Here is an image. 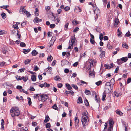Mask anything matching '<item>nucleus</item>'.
I'll return each mask as SVG.
<instances>
[{"instance_id":"1","label":"nucleus","mask_w":131,"mask_h":131,"mask_svg":"<svg viewBox=\"0 0 131 131\" xmlns=\"http://www.w3.org/2000/svg\"><path fill=\"white\" fill-rule=\"evenodd\" d=\"M82 115L81 122L84 128H86V125L88 124L87 123L89 121L88 113L86 111L84 112Z\"/></svg>"},{"instance_id":"2","label":"nucleus","mask_w":131,"mask_h":131,"mask_svg":"<svg viewBox=\"0 0 131 131\" xmlns=\"http://www.w3.org/2000/svg\"><path fill=\"white\" fill-rule=\"evenodd\" d=\"M12 116L13 117V119L14 120L15 118H14L15 116H17L20 114V112L18 107H13L10 110Z\"/></svg>"},{"instance_id":"3","label":"nucleus","mask_w":131,"mask_h":131,"mask_svg":"<svg viewBox=\"0 0 131 131\" xmlns=\"http://www.w3.org/2000/svg\"><path fill=\"white\" fill-rule=\"evenodd\" d=\"M48 98V96L47 94H42V95L39 96L38 99L42 102H44Z\"/></svg>"},{"instance_id":"4","label":"nucleus","mask_w":131,"mask_h":131,"mask_svg":"<svg viewBox=\"0 0 131 131\" xmlns=\"http://www.w3.org/2000/svg\"><path fill=\"white\" fill-rule=\"evenodd\" d=\"M75 41L77 42V41L75 35H74V36L71 37V39L69 41V43H70L71 42V43L73 44V45L75 46L77 43Z\"/></svg>"},{"instance_id":"5","label":"nucleus","mask_w":131,"mask_h":131,"mask_svg":"<svg viewBox=\"0 0 131 131\" xmlns=\"http://www.w3.org/2000/svg\"><path fill=\"white\" fill-rule=\"evenodd\" d=\"M105 86H108L110 87V89H108V90L110 91H111L112 90L113 88V86H111V84H110V82H106L105 85Z\"/></svg>"},{"instance_id":"6","label":"nucleus","mask_w":131,"mask_h":131,"mask_svg":"<svg viewBox=\"0 0 131 131\" xmlns=\"http://www.w3.org/2000/svg\"><path fill=\"white\" fill-rule=\"evenodd\" d=\"M79 123V120L78 117H76L75 118V126L76 127H78V125Z\"/></svg>"},{"instance_id":"7","label":"nucleus","mask_w":131,"mask_h":131,"mask_svg":"<svg viewBox=\"0 0 131 131\" xmlns=\"http://www.w3.org/2000/svg\"><path fill=\"white\" fill-rule=\"evenodd\" d=\"M54 37L55 38V37H52L49 43V44L50 45V47H51L53 45L54 43L55 40H54L53 39H53L54 38Z\"/></svg>"},{"instance_id":"8","label":"nucleus","mask_w":131,"mask_h":131,"mask_svg":"<svg viewBox=\"0 0 131 131\" xmlns=\"http://www.w3.org/2000/svg\"><path fill=\"white\" fill-rule=\"evenodd\" d=\"M65 94H70L71 95H73L74 94V92L72 90L68 91H66L65 92Z\"/></svg>"},{"instance_id":"9","label":"nucleus","mask_w":131,"mask_h":131,"mask_svg":"<svg viewBox=\"0 0 131 131\" xmlns=\"http://www.w3.org/2000/svg\"><path fill=\"white\" fill-rule=\"evenodd\" d=\"M114 94L115 96L118 97L121 95L122 94L121 93H118L117 92L115 91L114 92Z\"/></svg>"},{"instance_id":"10","label":"nucleus","mask_w":131,"mask_h":131,"mask_svg":"<svg viewBox=\"0 0 131 131\" xmlns=\"http://www.w3.org/2000/svg\"><path fill=\"white\" fill-rule=\"evenodd\" d=\"M77 103L80 104L81 103H83V101L81 97H79L78 99L77 100Z\"/></svg>"},{"instance_id":"11","label":"nucleus","mask_w":131,"mask_h":131,"mask_svg":"<svg viewBox=\"0 0 131 131\" xmlns=\"http://www.w3.org/2000/svg\"><path fill=\"white\" fill-rule=\"evenodd\" d=\"M66 86L67 89L69 90H70L72 89V86H71L68 83L66 84Z\"/></svg>"},{"instance_id":"12","label":"nucleus","mask_w":131,"mask_h":131,"mask_svg":"<svg viewBox=\"0 0 131 131\" xmlns=\"http://www.w3.org/2000/svg\"><path fill=\"white\" fill-rule=\"evenodd\" d=\"M38 52L35 50H33L31 53V54L32 56H35L37 55L38 54Z\"/></svg>"},{"instance_id":"13","label":"nucleus","mask_w":131,"mask_h":131,"mask_svg":"<svg viewBox=\"0 0 131 131\" xmlns=\"http://www.w3.org/2000/svg\"><path fill=\"white\" fill-rule=\"evenodd\" d=\"M121 59L122 60V62H126L128 60V59L127 57H126L122 58Z\"/></svg>"},{"instance_id":"14","label":"nucleus","mask_w":131,"mask_h":131,"mask_svg":"<svg viewBox=\"0 0 131 131\" xmlns=\"http://www.w3.org/2000/svg\"><path fill=\"white\" fill-rule=\"evenodd\" d=\"M54 79L56 81H60L61 80V78L58 75H57L56 77H54Z\"/></svg>"},{"instance_id":"15","label":"nucleus","mask_w":131,"mask_h":131,"mask_svg":"<svg viewBox=\"0 0 131 131\" xmlns=\"http://www.w3.org/2000/svg\"><path fill=\"white\" fill-rule=\"evenodd\" d=\"M24 13L26 15L27 17H30L31 16L30 13L29 12L25 10L24 11Z\"/></svg>"},{"instance_id":"16","label":"nucleus","mask_w":131,"mask_h":131,"mask_svg":"<svg viewBox=\"0 0 131 131\" xmlns=\"http://www.w3.org/2000/svg\"><path fill=\"white\" fill-rule=\"evenodd\" d=\"M22 80L23 79V81L25 82H26L28 79V77L27 76H25V77L22 76L21 77Z\"/></svg>"},{"instance_id":"17","label":"nucleus","mask_w":131,"mask_h":131,"mask_svg":"<svg viewBox=\"0 0 131 131\" xmlns=\"http://www.w3.org/2000/svg\"><path fill=\"white\" fill-rule=\"evenodd\" d=\"M81 10L80 8L79 7H77V8H75L74 9V11L76 13L81 12Z\"/></svg>"},{"instance_id":"18","label":"nucleus","mask_w":131,"mask_h":131,"mask_svg":"<svg viewBox=\"0 0 131 131\" xmlns=\"http://www.w3.org/2000/svg\"><path fill=\"white\" fill-rule=\"evenodd\" d=\"M110 84H111L112 86H113V85L115 83V81L114 78H112L110 82Z\"/></svg>"},{"instance_id":"19","label":"nucleus","mask_w":131,"mask_h":131,"mask_svg":"<svg viewBox=\"0 0 131 131\" xmlns=\"http://www.w3.org/2000/svg\"><path fill=\"white\" fill-rule=\"evenodd\" d=\"M50 119V118L48 115H47L45 116V119L44 120L45 123H47L48 122Z\"/></svg>"},{"instance_id":"20","label":"nucleus","mask_w":131,"mask_h":131,"mask_svg":"<svg viewBox=\"0 0 131 131\" xmlns=\"http://www.w3.org/2000/svg\"><path fill=\"white\" fill-rule=\"evenodd\" d=\"M119 22V21L118 19L117 18H116V19H115V21L114 25L115 26H117Z\"/></svg>"},{"instance_id":"21","label":"nucleus","mask_w":131,"mask_h":131,"mask_svg":"<svg viewBox=\"0 0 131 131\" xmlns=\"http://www.w3.org/2000/svg\"><path fill=\"white\" fill-rule=\"evenodd\" d=\"M116 113L122 116L123 115V113L121 111H120L119 110H117L115 111Z\"/></svg>"},{"instance_id":"22","label":"nucleus","mask_w":131,"mask_h":131,"mask_svg":"<svg viewBox=\"0 0 131 131\" xmlns=\"http://www.w3.org/2000/svg\"><path fill=\"white\" fill-rule=\"evenodd\" d=\"M105 52L104 51H102L100 55V57L101 58H103L105 56Z\"/></svg>"},{"instance_id":"23","label":"nucleus","mask_w":131,"mask_h":131,"mask_svg":"<svg viewBox=\"0 0 131 131\" xmlns=\"http://www.w3.org/2000/svg\"><path fill=\"white\" fill-rule=\"evenodd\" d=\"M85 93L87 95H90L91 94L90 91L89 90L87 89L85 90Z\"/></svg>"},{"instance_id":"24","label":"nucleus","mask_w":131,"mask_h":131,"mask_svg":"<svg viewBox=\"0 0 131 131\" xmlns=\"http://www.w3.org/2000/svg\"><path fill=\"white\" fill-rule=\"evenodd\" d=\"M31 78L32 81H35L36 80V76L35 75H32L31 77Z\"/></svg>"},{"instance_id":"25","label":"nucleus","mask_w":131,"mask_h":131,"mask_svg":"<svg viewBox=\"0 0 131 131\" xmlns=\"http://www.w3.org/2000/svg\"><path fill=\"white\" fill-rule=\"evenodd\" d=\"M34 13L36 16H38L39 14V12L38 9L36 8L35 9Z\"/></svg>"},{"instance_id":"26","label":"nucleus","mask_w":131,"mask_h":131,"mask_svg":"<svg viewBox=\"0 0 131 131\" xmlns=\"http://www.w3.org/2000/svg\"><path fill=\"white\" fill-rule=\"evenodd\" d=\"M109 126L113 127V124H114L113 122L111 120H109Z\"/></svg>"},{"instance_id":"27","label":"nucleus","mask_w":131,"mask_h":131,"mask_svg":"<svg viewBox=\"0 0 131 131\" xmlns=\"http://www.w3.org/2000/svg\"><path fill=\"white\" fill-rule=\"evenodd\" d=\"M69 46L68 47V49H70L71 50H71L73 48V44L72 43H71V42H70V43H69Z\"/></svg>"},{"instance_id":"28","label":"nucleus","mask_w":131,"mask_h":131,"mask_svg":"<svg viewBox=\"0 0 131 131\" xmlns=\"http://www.w3.org/2000/svg\"><path fill=\"white\" fill-rule=\"evenodd\" d=\"M95 100L98 103H99L100 102V99L99 97H97V95H96L95 96Z\"/></svg>"},{"instance_id":"29","label":"nucleus","mask_w":131,"mask_h":131,"mask_svg":"<svg viewBox=\"0 0 131 131\" xmlns=\"http://www.w3.org/2000/svg\"><path fill=\"white\" fill-rule=\"evenodd\" d=\"M85 105L87 106H88L89 105V104L87 99L85 98L84 101Z\"/></svg>"},{"instance_id":"30","label":"nucleus","mask_w":131,"mask_h":131,"mask_svg":"<svg viewBox=\"0 0 131 131\" xmlns=\"http://www.w3.org/2000/svg\"><path fill=\"white\" fill-rule=\"evenodd\" d=\"M30 51V49H24L23 50V52L25 54H27Z\"/></svg>"},{"instance_id":"31","label":"nucleus","mask_w":131,"mask_h":131,"mask_svg":"<svg viewBox=\"0 0 131 131\" xmlns=\"http://www.w3.org/2000/svg\"><path fill=\"white\" fill-rule=\"evenodd\" d=\"M52 58L53 57L52 56H51L50 55L47 58V60L49 61H52Z\"/></svg>"},{"instance_id":"32","label":"nucleus","mask_w":131,"mask_h":131,"mask_svg":"<svg viewBox=\"0 0 131 131\" xmlns=\"http://www.w3.org/2000/svg\"><path fill=\"white\" fill-rule=\"evenodd\" d=\"M31 61L30 59H27L25 60L24 62V63L25 64H28Z\"/></svg>"},{"instance_id":"33","label":"nucleus","mask_w":131,"mask_h":131,"mask_svg":"<svg viewBox=\"0 0 131 131\" xmlns=\"http://www.w3.org/2000/svg\"><path fill=\"white\" fill-rule=\"evenodd\" d=\"M28 104L30 106L32 104V102L31 100V99L30 97H28Z\"/></svg>"},{"instance_id":"34","label":"nucleus","mask_w":131,"mask_h":131,"mask_svg":"<svg viewBox=\"0 0 131 131\" xmlns=\"http://www.w3.org/2000/svg\"><path fill=\"white\" fill-rule=\"evenodd\" d=\"M61 102L62 104L64 105L65 106L68 107V103L66 101H62Z\"/></svg>"},{"instance_id":"35","label":"nucleus","mask_w":131,"mask_h":131,"mask_svg":"<svg viewBox=\"0 0 131 131\" xmlns=\"http://www.w3.org/2000/svg\"><path fill=\"white\" fill-rule=\"evenodd\" d=\"M1 15L2 18L3 19L5 18L6 17V14L4 12L2 13Z\"/></svg>"},{"instance_id":"36","label":"nucleus","mask_w":131,"mask_h":131,"mask_svg":"<svg viewBox=\"0 0 131 131\" xmlns=\"http://www.w3.org/2000/svg\"><path fill=\"white\" fill-rule=\"evenodd\" d=\"M106 97V93L104 92L103 94L102 95V100L103 101H104L105 100V98Z\"/></svg>"},{"instance_id":"37","label":"nucleus","mask_w":131,"mask_h":131,"mask_svg":"<svg viewBox=\"0 0 131 131\" xmlns=\"http://www.w3.org/2000/svg\"><path fill=\"white\" fill-rule=\"evenodd\" d=\"M44 86L45 87L48 88L50 86V85L49 84H47L46 82H45V83L43 84Z\"/></svg>"},{"instance_id":"38","label":"nucleus","mask_w":131,"mask_h":131,"mask_svg":"<svg viewBox=\"0 0 131 131\" xmlns=\"http://www.w3.org/2000/svg\"><path fill=\"white\" fill-rule=\"evenodd\" d=\"M117 63L119 65H120L122 63V61L121 59H117Z\"/></svg>"},{"instance_id":"39","label":"nucleus","mask_w":131,"mask_h":131,"mask_svg":"<svg viewBox=\"0 0 131 131\" xmlns=\"http://www.w3.org/2000/svg\"><path fill=\"white\" fill-rule=\"evenodd\" d=\"M107 47L108 49H112L113 48V47L110 45L109 43H108L107 45Z\"/></svg>"},{"instance_id":"40","label":"nucleus","mask_w":131,"mask_h":131,"mask_svg":"<svg viewBox=\"0 0 131 131\" xmlns=\"http://www.w3.org/2000/svg\"><path fill=\"white\" fill-rule=\"evenodd\" d=\"M13 27L15 29H18V27L17 24L13 25Z\"/></svg>"},{"instance_id":"41","label":"nucleus","mask_w":131,"mask_h":131,"mask_svg":"<svg viewBox=\"0 0 131 131\" xmlns=\"http://www.w3.org/2000/svg\"><path fill=\"white\" fill-rule=\"evenodd\" d=\"M125 36L127 37H129L131 38V34L130 33L129 31H128V32L126 33L125 34Z\"/></svg>"},{"instance_id":"42","label":"nucleus","mask_w":131,"mask_h":131,"mask_svg":"<svg viewBox=\"0 0 131 131\" xmlns=\"http://www.w3.org/2000/svg\"><path fill=\"white\" fill-rule=\"evenodd\" d=\"M103 35L102 33H101L99 35V39L101 41H102L103 39Z\"/></svg>"},{"instance_id":"43","label":"nucleus","mask_w":131,"mask_h":131,"mask_svg":"<svg viewBox=\"0 0 131 131\" xmlns=\"http://www.w3.org/2000/svg\"><path fill=\"white\" fill-rule=\"evenodd\" d=\"M51 125L50 124V123H47L46 126V128H49L51 127Z\"/></svg>"},{"instance_id":"44","label":"nucleus","mask_w":131,"mask_h":131,"mask_svg":"<svg viewBox=\"0 0 131 131\" xmlns=\"http://www.w3.org/2000/svg\"><path fill=\"white\" fill-rule=\"evenodd\" d=\"M20 91L21 92H23L26 94H28V92L27 91H25L23 89H22L20 90Z\"/></svg>"},{"instance_id":"45","label":"nucleus","mask_w":131,"mask_h":131,"mask_svg":"<svg viewBox=\"0 0 131 131\" xmlns=\"http://www.w3.org/2000/svg\"><path fill=\"white\" fill-rule=\"evenodd\" d=\"M52 108L56 110H58V108L57 107L56 104H54L52 106Z\"/></svg>"},{"instance_id":"46","label":"nucleus","mask_w":131,"mask_h":131,"mask_svg":"<svg viewBox=\"0 0 131 131\" xmlns=\"http://www.w3.org/2000/svg\"><path fill=\"white\" fill-rule=\"evenodd\" d=\"M71 86L72 87L74 88L75 90H77L78 89V87L75 84H72Z\"/></svg>"},{"instance_id":"47","label":"nucleus","mask_w":131,"mask_h":131,"mask_svg":"<svg viewBox=\"0 0 131 131\" xmlns=\"http://www.w3.org/2000/svg\"><path fill=\"white\" fill-rule=\"evenodd\" d=\"M122 46L123 47H125L128 49V46L127 44H122Z\"/></svg>"},{"instance_id":"48","label":"nucleus","mask_w":131,"mask_h":131,"mask_svg":"<svg viewBox=\"0 0 131 131\" xmlns=\"http://www.w3.org/2000/svg\"><path fill=\"white\" fill-rule=\"evenodd\" d=\"M90 42L91 44H94L95 42L94 39H92V38H90Z\"/></svg>"},{"instance_id":"49","label":"nucleus","mask_w":131,"mask_h":131,"mask_svg":"<svg viewBox=\"0 0 131 131\" xmlns=\"http://www.w3.org/2000/svg\"><path fill=\"white\" fill-rule=\"evenodd\" d=\"M39 94H37L34 95L33 97L35 99H36L37 98H38V96L39 95Z\"/></svg>"},{"instance_id":"50","label":"nucleus","mask_w":131,"mask_h":131,"mask_svg":"<svg viewBox=\"0 0 131 131\" xmlns=\"http://www.w3.org/2000/svg\"><path fill=\"white\" fill-rule=\"evenodd\" d=\"M95 73L94 72L92 73L91 71H90L89 72V75L93 76H95Z\"/></svg>"},{"instance_id":"51","label":"nucleus","mask_w":131,"mask_h":131,"mask_svg":"<svg viewBox=\"0 0 131 131\" xmlns=\"http://www.w3.org/2000/svg\"><path fill=\"white\" fill-rule=\"evenodd\" d=\"M72 23L75 25H76L78 23L74 19L72 21Z\"/></svg>"},{"instance_id":"52","label":"nucleus","mask_w":131,"mask_h":131,"mask_svg":"<svg viewBox=\"0 0 131 131\" xmlns=\"http://www.w3.org/2000/svg\"><path fill=\"white\" fill-rule=\"evenodd\" d=\"M104 67H105L106 69H110L111 68V67L108 65L105 64L104 66Z\"/></svg>"},{"instance_id":"53","label":"nucleus","mask_w":131,"mask_h":131,"mask_svg":"<svg viewBox=\"0 0 131 131\" xmlns=\"http://www.w3.org/2000/svg\"><path fill=\"white\" fill-rule=\"evenodd\" d=\"M6 63L5 62H0V66L1 67H3L4 66V65H5Z\"/></svg>"},{"instance_id":"54","label":"nucleus","mask_w":131,"mask_h":131,"mask_svg":"<svg viewBox=\"0 0 131 131\" xmlns=\"http://www.w3.org/2000/svg\"><path fill=\"white\" fill-rule=\"evenodd\" d=\"M39 68L37 66H36L34 69V70L35 71H37Z\"/></svg>"},{"instance_id":"55","label":"nucleus","mask_w":131,"mask_h":131,"mask_svg":"<svg viewBox=\"0 0 131 131\" xmlns=\"http://www.w3.org/2000/svg\"><path fill=\"white\" fill-rule=\"evenodd\" d=\"M20 76H18V75H16V78L17 79V80H22L21 77L20 78Z\"/></svg>"},{"instance_id":"56","label":"nucleus","mask_w":131,"mask_h":131,"mask_svg":"<svg viewBox=\"0 0 131 131\" xmlns=\"http://www.w3.org/2000/svg\"><path fill=\"white\" fill-rule=\"evenodd\" d=\"M38 20H39V18L38 17H36L34 18L33 21L35 23L36 22V23H37L38 22Z\"/></svg>"},{"instance_id":"57","label":"nucleus","mask_w":131,"mask_h":131,"mask_svg":"<svg viewBox=\"0 0 131 131\" xmlns=\"http://www.w3.org/2000/svg\"><path fill=\"white\" fill-rule=\"evenodd\" d=\"M102 81H99L95 83V84L98 86L100 85Z\"/></svg>"},{"instance_id":"58","label":"nucleus","mask_w":131,"mask_h":131,"mask_svg":"<svg viewBox=\"0 0 131 131\" xmlns=\"http://www.w3.org/2000/svg\"><path fill=\"white\" fill-rule=\"evenodd\" d=\"M20 46L21 47H25L26 45L25 43L22 42L20 43Z\"/></svg>"},{"instance_id":"59","label":"nucleus","mask_w":131,"mask_h":131,"mask_svg":"<svg viewBox=\"0 0 131 131\" xmlns=\"http://www.w3.org/2000/svg\"><path fill=\"white\" fill-rule=\"evenodd\" d=\"M113 127L109 126L107 129V131H112L113 130Z\"/></svg>"},{"instance_id":"60","label":"nucleus","mask_w":131,"mask_h":131,"mask_svg":"<svg viewBox=\"0 0 131 131\" xmlns=\"http://www.w3.org/2000/svg\"><path fill=\"white\" fill-rule=\"evenodd\" d=\"M89 62L90 65H92V66L93 65L94 62L93 61H92L91 59H90L89 60Z\"/></svg>"},{"instance_id":"61","label":"nucleus","mask_w":131,"mask_h":131,"mask_svg":"<svg viewBox=\"0 0 131 131\" xmlns=\"http://www.w3.org/2000/svg\"><path fill=\"white\" fill-rule=\"evenodd\" d=\"M63 86V84L62 83H59L57 84V86L59 88H61Z\"/></svg>"},{"instance_id":"62","label":"nucleus","mask_w":131,"mask_h":131,"mask_svg":"<svg viewBox=\"0 0 131 131\" xmlns=\"http://www.w3.org/2000/svg\"><path fill=\"white\" fill-rule=\"evenodd\" d=\"M79 30V29L78 27H76L73 30V32H76L77 31H78Z\"/></svg>"},{"instance_id":"63","label":"nucleus","mask_w":131,"mask_h":131,"mask_svg":"<svg viewBox=\"0 0 131 131\" xmlns=\"http://www.w3.org/2000/svg\"><path fill=\"white\" fill-rule=\"evenodd\" d=\"M55 24H51L50 25V27L51 28H54L55 27Z\"/></svg>"},{"instance_id":"64","label":"nucleus","mask_w":131,"mask_h":131,"mask_svg":"<svg viewBox=\"0 0 131 131\" xmlns=\"http://www.w3.org/2000/svg\"><path fill=\"white\" fill-rule=\"evenodd\" d=\"M27 22V21H25L22 22L21 24V25L23 26H25L26 23Z\"/></svg>"}]
</instances>
